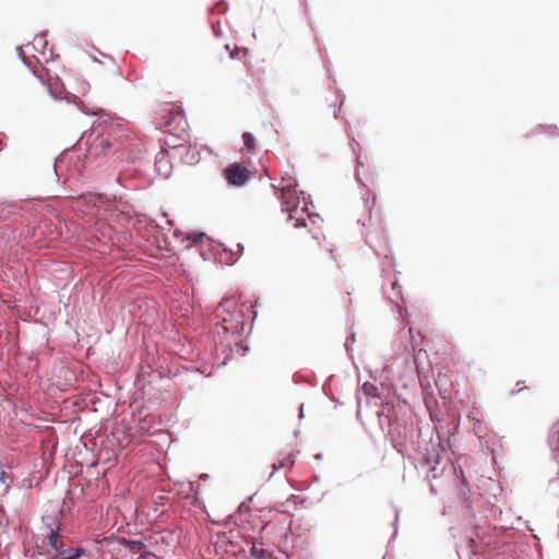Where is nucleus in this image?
<instances>
[{
  "label": "nucleus",
  "mask_w": 559,
  "mask_h": 559,
  "mask_svg": "<svg viewBox=\"0 0 559 559\" xmlns=\"http://www.w3.org/2000/svg\"><path fill=\"white\" fill-rule=\"evenodd\" d=\"M381 429L393 449L408 461L428 466V478H438L444 472L440 466L442 454L451 449V437L459 432L461 415L452 409L431 427L406 402L377 411Z\"/></svg>",
  "instance_id": "obj_1"
},
{
  "label": "nucleus",
  "mask_w": 559,
  "mask_h": 559,
  "mask_svg": "<svg viewBox=\"0 0 559 559\" xmlns=\"http://www.w3.org/2000/svg\"><path fill=\"white\" fill-rule=\"evenodd\" d=\"M461 481V513L472 524L475 536L485 545V552L496 559H531L526 554L530 550L527 545H518L512 540L511 527L495 526L485 527L481 519L478 520L477 511L481 504V496L475 490L469 491L468 487Z\"/></svg>",
  "instance_id": "obj_2"
},
{
  "label": "nucleus",
  "mask_w": 559,
  "mask_h": 559,
  "mask_svg": "<svg viewBox=\"0 0 559 559\" xmlns=\"http://www.w3.org/2000/svg\"><path fill=\"white\" fill-rule=\"evenodd\" d=\"M254 307L255 305L247 302L238 305L234 297L223 298L216 307L215 316L219 322L213 334L214 353L222 357L223 364H226L233 355V345L236 343L234 336L251 333L257 318Z\"/></svg>",
  "instance_id": "obj_3"
},
{
  "label": "nucleus",
  "mask_w": 559,
  "mask_h": 559,
  "mask_svg": "<svg viewBox=\"0 0 559 559\" xmlns=\"http://www.w3.org/2000/svg\"><path fill=\"white\" fill-rule=\"evenodd\" d=\"M282 213H287L286 224H289L293 228H307L308 224L304 216L297 217L296 213L299 211V205L302 200L304 206L301 213L307 214L311 219L312 224H317L318 221H322L318 213H312L309 210V205H312L311 197L306 198V192L297 190L298 182L295 178H292L288 174L284 176L282 173Z\"/></svg>",
  "instance_id": "obj_4"
},
{
  "label": "nucleus",
  "mask_w": 559,
  "mask_h": 559,
  "mask_svg": "<svg viewBox=\"0 0 559 559\" xmlns=\"http://www.w3.org/2000/svg\"><path fill=\"white\" fill-rule=\"evenodd\" d=\"M452 467H453V471L455 474V496H456L457 514L462 519V521L465 523V525L467 526L466 532H467L471 545L475 546V547H480L485 551V545L475 536V534L473 532L472 524L468 523L467 520H465L461 513V491H460L461 481L465 480L464 483L468 487L469 491L473 492L476 490L481 496L483 501H481L479 510L477 511V516H478V520L481 519V524L485 527H487V528L495 527L496 525L487 524V519H493V520L501 519L502 510L496 506L486 507V500H485L483 493L479 491V489L477 487H473L468 483L461 465L455 466V464L452 463ZM497 526L499 527L500 525H497Z\"/></svg>",
  "instance_id": "obj_5"
},
{
  "label": "nucleus",
  "mask_w": 559,
  "mask_h": 559,
  "mask_svg": "<svg viewBox=\"0 0 559 559\" xmlns=\"http://www.w3.org/2000/svg\"><path fill=\"white\" fill-rule=\"evenodd\" d=\"M400 338L407 367L420 377L428 360L427 352L424 348H419L412 326L402 329L400 331Z\"/></svg>",
  "instance_id": "obj_6"
},
{
  "label": "nucleus",
  "mask_w": 559,
  "mask_h": 559,
  "mask_svg": "<svg viewBox=\"0 0 559 559\" xmlns=\"http://www.w3.org/2000/svg\"><path fill=\"white\" fill-rule=\"evenodd\" d=\"M47 45L46 33L36 35L31 44H27L25 47H17V56L24 64H28L24 49L32 50V57L38 62H48L51 58V52H47Z\"/></svg>",
  "instance_id": "obj_7"
},
{
  "label": "nucleus",
  "mask_w": 559,
  "mask_h": 559,
  "mask_svg": "<svg viewBox=\"0 0 559 559\" xmlns=\"http://www.w3.org/2000/svg\"><path fill=\"white\" fill-rule=\"evenodd\" d=\"M226 180L230 186L241 187L248 179V170L239 164L231 165L224 170Z\"/></svg>",
  "instance_id": "obj_8"
},
{
  "label": "nucleus",
  "mask_w": 559,
  "mask_h": 559,
  "mask_svg": "<svg viewBox=\"0 0 559 559\" xmlns=\"http://www.w3.org/2000/svg\"><path fill=\"white\" fill-rule=\"evenodd\" d=\"M111 143L105 136H96L87 146V158L96 159L102 155H106L110 150Z\"/></svg>",
  "instance_id": "obj_9"
},
{
  "label": "nucleus",
  "mask_w": 559,
  "mask_h": 559,
  "mask_svg": "<svg viewBox=\"0 0 559 559\" xmlns=\"http://www.w3.org/2000/svg\"><path fill=\"white\" fill-rule=\"evenodd\" d=\"M348 139H349V146L352 148V152L356 156L354 177H355V180L358 183V186L360 188H365L366 185L362 181V179L360 177V171H359V167H362L364 163L361 162L360 156L357 154V150L360 151L361 147H360V144L355 140L354 136L348 135Z\"/></svg>",
  "instance_id": "obj_10"
},
{
  "label": "nucleus",
  "mask_w": 559,
  "mask_h": 559,
  "mask_svg": "<svg viewBox=\"0 0 559 559\" xmlns=\"http://www.w3.org/2000/svg\"><path fill=\"white\" fill-rule=\"evenodd\" d=\"M68 103L74 104L75 107L84 115L98 116L103 112L100 107H88L78 95L71 94L67 97Z\"/></svg>",
  "instance_id": "obj_11"
},
{
  "label": "nucleus",
  "mask_w": 559,
  "mask_h": 559,
  "mask_svg": "<svg viewBox=\"0 0 559 559\" xmlns=\"http://www.w3.org/2000/svg\"><path fill=\"white\" fill-rule=\"evenodd\" d=\"M84 548H62L56 556L57 559H79L85 555Z\"/></svg>",
  "instance_id": "obj_12"
},
{
  "label": "nucleus",
  "mask_w": 559,
  "mask_h": 559,
  "mask_svg": "<svg viewBox=\"0 0 559 559\" xmlns=\"http://www.w3.org/2000/svg\"><path fill=\"white\" fill-rule=\"evenodd\" d=\"M360 389L367 399H380L381 397V392H380L379 388L369 381L364 382L361 384Z\"/></svg>",
  "instance_id": "obj_13"
},
{
  "label": "nucleus",
  "mask_w": 559,
  "mask_h": 559,
  "mask_svg": "<svg viewBox=\"0 0 559 559\" xmlns=\"http://www.w3.org/2000/svg\"><path fill=\"white\" fill-rule=\"evenodd\" d=\"M48 545L58 554L62 548L63 544L60 540L58 530L49 528Z\"/></svg>",
  "instance_id": "obj_14"
},
{
  "label": "nucleus",
  "mask_w": 559,
  "mask_h": 559,
  "mask_svg": "<svg viewBox=\"0 0 559 559\" xmlns=\"http://www.w3.org/2000/svg\"><path fill=\"white\" fill-rule=\"evenodd\" d=\"M333 379H334V376H329L326 378V380L324 381V383L322 385V391H323L324 395L326 397H329L330 401L334 402L337 405H343L344 403L341 402L340 400L335 399L332 393L331 383H332Z\"/></svg>",
  "instance_id": "obj_15"
},
{
  "label": "nucleus",
  "mask_w": 559,
  "mask_h": 559,
  "mask_svg": "<svg viewBox=\"0 0 559 559\" xmlns=\"http://www.w3.org/2000/svg\"><path fill=\"white\" fill-rule=\"evenodd\" d=\"M335 97L336 99L332 102L330 106L335 108L334 118H337L341 111V106L344 104L346 96L342 90L335 88Z\"/></svg>",
  "instance_id": "obj_16"
},
{
  "label": "nucleus",
  "mask_w": 559,
  "mask_h": 559,
  "mask_svg": "<svg viewBox=\"0 0 559 559\" xmlns=\"http://www.w3.org/2000/svg\"><path fill=\"white\" fill-rule=\"evenodd\" d=\"M242 141H243V145L241 147L242 153L251 152L255 147V139L251 133L245 132L242 134Z\"/></svg>",
  "instance_id": "obj_17"
},
{
  "label": "nucleus",
  "mask_w": 559,
  "mask_h": 559,
  "mask_svg": "<svg viewBox=\"0 0 559 559\" xmlns=\"http://www.w3.org/2000/svg\"><path fill=\"white\" fill-rule=\"evenodd\" d=\"M173 121L177 123L178 129H186L187 121L182 111L177 110L175 114H173L171 120L168 121V124H171Z\"/></svg>",
  "instance_id": "obj_18"
},
{
  "label": "nucleus",
  "mask_w": 559,
  "mask_h": 559,
  "mask_svg": "<svg viewBox=\"0 0 559 559\" xmlns=\"http://www.w3.org/2000/svg\"><path fill=\"white\" fill-rule=\"evenodd\" d=\"M121 543L124 544L133 554L139 552L142 548L145 547L144 543L141 540H130L122 538Z\"/></svg>",
  "instance_id": "obj_19"
},
{
  "label": "nucleus",
  "mask_w": 559,
  "mask_h": 559,
  "mask_svg": "<svg viewBox=\"0 0 559 559\" xmlns=\"http://www.w3.org/2000/svg\"><path fill=\"white\" fill-rule=\"evenodd\" d=\"M251 554L253 559H276L270 555L265 549L258 548L254 544L251 546Z\"/></svg>",
  "instance_id": "obj_20"
},
{
  "label": "nucleus",
  "mask_w": 559,
  "mask_h": 559,
  "mask_svg": "<svg viewBox=\"0 0 559 559\" xmlns=\"http://www.w3.org/2000/svg\"><path fill=\"white\" fill-rule=\"evenodd\" d=\"M305 501V499H302L300 496L298 495H290L289 498L286 499L285 502H282V514H284L285 512H288V506L290 502H294L295 504L296 503H302Z\"/></svg>",
  "instance_id": "obj_21"
},
{
  "label": "nucleus",
  "mask_w": 559,
  "mask_h": 559,
  "mask_svg": "<svg viewBox=\"0 0 559 559\" xmlns=\"http://www.w3.org/2000/svg\"><path fill=\"white\" fill-rule=\"evenodd\" d=\"M362 199H364L365 207H366V210L369 213L368 214V219H370L371 218V214H372V207L376 204L377 197L374 194L372 195L371 203H370L369 198L367 195H364Z\"/></svg>",
  "instance_id": "obj_22"
},
{
  "label": "nucleus",
  "mask_w": 559,
  "mask_h": 559,
  "mask_svg": "<svg viewBox=\"0 0 559 559\" xmlns=\"http://www.w3.org/2000/svg\"><path fill=\"white\" fill-rule=\"evenodd\" d=\"M392 370L389 369L386 366L383 367L381 370L379 369H376V370H370L369 371V376L371 379L373 380H378L379 378H382L383 377V373L384 372H391Z\"/></svg>",
  "instance_id": "obj_23"
},
{
  "label": "nucleus",
  "mask_w": 559,
  "mask_h": 559,
  "mask_svg": "<svg viewBox=\"0 0 559 559\" xmlns=\"http://www.w3.org/2000/svg\"><path fill=\"white\" fill-rule=\"evenodd\" d=\"M538 129H540V132H549L550 134L555 135V134H557L558 126L554 124V123H551V124H539Z\"/></svg>",
  "instance_id": "obj_24"
},
{
  "label": "nucleus",
  "mask_w": 559,
  "mask_h": 559,
  "mask_svg": "<svg viewBox=\"0 0 559 559\" xmlns=\"http://www.w3.org/2000/svg\"><path fill=\"white\" fill-rule=\"evenodd\" d=\"M391 290L396 292V298H402V286L399 283L397 278L391 283Z\"/></svg>",
  "instance_id": "obj_25"
},
{
  "label": "nucleus",
  "mask_w": 559,
  "mask_h": 559,
  "mask_svg": "<svg viewBox=\"0 0 559 559\" xmlns=\"http://www.w3.org/2000/svg\"><path fill=\"white\" fill-rule=\"evenodd\" d=\"M295 463V456L288 454L286 457H282V468L290 467Z\"/></svg>",
  "instance_id": "obj_26"
},
{
  "label": "nucleus",
  "mask_w": 559,
  "mask_h": 559,
  "mask_svg": "<svg viewBox=\"0 0 559 559\" xmlns=\"http://www.w3.org/2000/svg\"><path fill=\"white\" fill-rule=\"evenodd\" d=\"M355 340H356L355 332H352V333L347 336L346 342H345V344H344V346H345V349H346L347 354H348V353H349V350H350V343H354V342H355Z\"/></svg>",
  "instance_id": "obj_27"
},
{
  "label": "nucleus",
  "mask_w": 559,
  "mask_h": 559,
  "mask_svg": "<svg viewBox=\"0 0 559 559\" xmlns=\"http://www.w3.org/2000/svg\"><path fill=\"white\" fill-rule=\"evenodd\" d=\"M389 299L396 306H399L400 301L405 304V299H404V296L402 295V298H396V292H392L391 290V294L389 296Z\"/></svg>",
  "instance_id": "obj_28"
},
{
  "label": "nucleus",
  "mask_w": 559,
  "mask_h": 559,
  "mask_svg": "<svg viewBox=\"0 0 559 559\" xmlns=\"http://www.w3.org/2000/svg\"><path fill=\"white\" fill-rule=\"evenodd\" d=\"M82 95L86 94L90 91V84L85 81L80 83V86L76 90Z\"/></svg>",
  "instance_id": "obj_29"
},
{
  "label": "nucleus",
  "mask_w": 559,
  "mask_h": 559,
  "mask_svg": "<svg viewBox=\"0 0 559 559\" xmlns=\"http://www.w3.org/2000/svg\"><path fill=\"white\" fill-rule=\"evenodd\" d=\"M204 236L203 233H193V234H190L188 235V239L191 240L192 242H199L200 239Z\"/></svg>",
  "instance_id": "obj_30"
},
{
  "label": "nucleus",
  "mask_w": 559,
  "mask_h": 559,
  "mask_svg": "<svg viewBox=\"0 0 559 559\" xmlns=\"http://www.w3.org/2000/svg\"><path fill=\"white\" fill-rule=\"evenodd\" d=\"M397 521H399V511L395 510V518H394V521L392 523V525L394 527V532L392 534V537H395L397 535Z\"/></svg>",
  "instance_id": "obj_31"
},
{
  "label": "nucleus",
  "mask_w": 559,
  "mask_h": 559,
  "mask_svg": "<svg viewBox=\"0 0 559 559\" xmlns=\"http://www.w3.org/2000/svg\"><path fill=\"white\" fill-rule=\"evenodd\" d=\"M468 418H469L471 421H478V423L481 421V418L479 417L478 413L469 412L468 413Z\"/></svg>",
  "instance_id": "obj_32"
},
{
  "label": "nucleus",
  "mask_w": 559,
  "mask_h": 559,
  "mask_svg": "<svg viewBox=\"0 0 559 559\" xmlns=\"http://www.w3.org/2000/svg\"><path fill=\"white\" fill-rule=\"evenodd\" d=\"M165 158H166V156H165V154H164V153H160V154H158V155H157V157H156V163H155V164H156V168H157V170H158V171H160L159 164H160V163H162V160H163V159H165Z\"/></svg>",
  "instance_id": "obj_33"
},
{
  "label": "nucleus",
  "mask_w": 559,
  "mask_h": 559,
  "mask_svg": "<svg viewBox=\"0 0 559 559\" xmlns=\"http://www.w3.org/2000/svg\"><path fill=\"white\" fill-rule=\"evenodd\" d=\"M305 416V413H304V403H301L298 407V418L301 419L304 418Z\"/></svg>",
  "instance_id": "obj_34"
},
{
  "label": "nucleus",
  "mask_w": 559,
  "mask_h": 559,
  "mask_svg": "<svg viewBox=\"0 0 559 559\" xmlns=\"http://www.w3.org/2000/svg\"><path fill=\"white\" fill-rule=\"evenodd\" d=\"M366 245L369 246L377 255L380 254V252L371 245L368 237L366 238Z\"/></svg>",
  "instance_id": "obj_35"
},
{
  "label": "nucleus",
  "mask_w": 559,
  "mask_h": 559,
  "mask_svg": "<svg viewBox=\"0 0 559 559\" xmlns=\"http://www.w3.org/2000/svg\"><path fill=\"white\" fill-rule=\"evenodd\" d=\"M282 559H292L290 555L286 552L284 549H282Z\"/></svg>",
  "instance_id": "obj_36"
},
{
  "label": "nucleus",
  "mask_w": 559,
  "mask_h": 559,
  "mask_svg": "<svg viewBox=\"0 0 559 559\" xmlns=\"http://www.w3.org/2000/svg\"><path fill=\"white\" fill-rule=\"evenodd\" d=\"M335 85H336V80H335V79H333V80L331 81L330 85H329V88H330V90H334V88H335Z\"/></svg>",
  "instance_id": "obj_37"
},
{
  "label": "nucleus",
  "mask_w": 559,
  "mask_h": 559,
  "mask_svg": "<svg viewBox=\"0 0 559 559\" xmlns=\"http://www.w3.org/2000/svg\"><path fill=\"white\" fill-rule=\"evenodd\" d=\"M557 484H558V479L552 478V479H550V480H549V486H550V487H554V486H556Z\"/></svg>",
  "instance_id": "obj_38"
},
{
  "label": "nucleus",
  "mask_w": 559,
  "mask_h": 559,
  "mask_svg": "<svg viewBox=\"0 0 559 559\" xmlns=\"http://www.w3.org/2000/svg\"><path fill=\"white\" fill-rule=\"evenodd\" d=\"M243 251V246L238 243L237 245V253H241Z\"/></svg>",
  "instance_id": "obj_39"
},
{
  "label": "nucleus",
  "mask_w": 559,
  "mask_h": 559,
  "mask_svg": "<svg viewBox=\"0 0 559 559\" xmlns=\"http://www.w3.org/2000/svg\"><path fill=\"white\" fill-rule=\"evenodd\" d=\"M430 491H431L433 495H436V493H437V490H436V488L433 487V485H430Z\"/></svg>",
  "instance_id": "obj_40"
},
{
  "label": "nucleus",
  "mask_w": 559,
  "mask_h": 559,
  "mask_svg": "<svg viewBox=\"0 0 559 559\" xmlns=\"http://www.w3.org/2000/svg\"><path fill=\"white\" fill-rule=\"evenodd\" d=\"M357 223H358V224H361V225H364V226L366 225V222H365V221H361V219H358V221H357Z\"/></svg>",
  "instance_id": "obj_41"
},
{
  "label": "nucleus",
  "mask_w": 559,
  "mask_h": 559,
  "mask_svg": "<svg viewBox=\"0 0 559 559\" xmlns=\"http://www.w3.org/2000/svg\"><path fill=\"white\" fill-rule=\"evenodd\" d=\"M151 554L150 552H145L143 555H141L142 558H146L147 556H150Z\"/></svg>",
  "instance_id": "obj_42"
},
{
  "label": "nucleus",
  "mask_w": 559,
  "mask_h": 559,
  "mask_svg": "<svg viewBox=\"0 0 559 559\" xmlns=\"http://www.w3.org/2000/svg\"><path fill=\"white\" fill-rule=\"evenodd\" d=\"M3 476H4V473L2 472L1 475H0V480L3 481Z\"/></svg>",
  "instance_id": "obj_43"
},
{
  "label": "nucleus",
  "mask_w": 559,
  "mask_h": 559,
  "mask_svg": "<svg viewBox=\"0 0 559 559\" xmlns=\"http://www.w3.org/2000/svg\"><path fill=\"white\" fill-rule=\"evenodd\" d=\"M287 538H288L287 535H284V536L282 535V540L285 539V542H286Z\"/></svg>",
  "instance_id": "obj_44"
},
{
  "label": "nucleus",
  "mask_w": 559,
  "mask_h": 559,
  "mask_svg": "<svg viewBox=\"0 0 559 559\" xmlns=\"http://www.w3.org/2000/svg\"><path fill=\"white\" fill-rule=\"evenodd\" d=\"M275 471H277V466L274 464V465H273V473H274Z\"/></svg>",
  "instance_id": "obj_45"
},
{
  "label": "nucleus",
  "mask_w": 559,
  "mask_h": 559,
  "mask_svg": "<svg viewBox=\"0 0 559 559\" xmlns=\"http://www.w3.org/2000/svg\"><path fill=\"white\" fill-rule=\"evenodd\" d=\"M163 176H164L165 178H167V177H168V173H163Z\"/></svg>",
  "instance_id": "obj_46"
},
{
  "label": "nucleus",
  "mask_w": 559,
  "mask_h": 559,
  "mask_svg": "<svg viewBox=\"0 0 559 559\" xmlns=\"http://www.w3.org/2000/svg\"><path fill=\"white\" fill-rule=\"evenodd\" d=\"M52 559H57V558L55 557V558H52Z\"/></svg>",
  "instance_id": "obj_47"
},
{
  "label": "nucleus",
  "mask_w": 559,
  "mask_h": 559,
  "mask_svg": "<svg viewBox=\"0 0 559 559\" xmlns=\"http://www.w3.org/2000/svg\"><path fill=\"white\" fill-rule=\"evenodd\" d=\"M383 559H385V558H383Z\"/></svg>",
  "instance_id": "obj_48"
}]
</instances>
